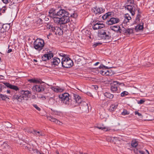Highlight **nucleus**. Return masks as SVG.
<instances>
[{
	"mask_svg": "<svg viewBox=\"0 0 154 154\" xmlns=\"http://www.w3.org/2000/svg\"><path fill=\"white\" fill-rule=\"evenodd\" d=\"M54 55L53 53H48L47 54H45L42 57V61H46L47 60L50 59L53 57Z\"/></svg>",
	"mask_w": 154,
	"mask_h": 154,
	"instance_id": "nucleus-12",
	"label": "nucleus"
},
{
	"mask_svg": "<svg viewBox=\"0 0 154 154\" xmlns=\"http://www.w3.org/2000/svg\"><path fill=\"white\" fill-rule=\"evenodd\" d=\"M47 119L48 120L54 122L56 124L61 125L62 123L60 121L57 120L55 118L51 116H48L47 117Z\"/></svg>",
	"mask_w": 154,
	"mask_h": 154,
	"instance_id": "nucleus-17",
	"label": "nucleus"
},
{
	"mask_svg": "<svg viewBox=\"0 0 154 154\" xmlns=\"http://www.w3.org/2000/svg\"><path fill=\"white\" fill-rule=\"evenodd\" d=\"M55 97H50L49 98L48 103L51 105H53L54 103L55 102V100L54 99Z\"/></svg>",
	"mask_w": 154,
	"mask_h": 154,
	"instance_id": "nucleus-35",
	"label": "nucleus"
},
{
	"mask_svg": "<svg viewBox=\"0 0 154 154\" xmlns=\"http://www.w3.org/2000/svg\"><path fill=\"white\" fill-rule=\"evenodd\" d=\"M111 15L112 13L111 12H108L103 15L102 17V18L103 20H105L107 18L109 17H111Z\"/></svg>",
	"mask_w": 154,
	"mask_h": 154,
	"instance_id": "nucleus-33",
	"label": "nucleus"
},
{
	"mask_svg": "<svg viewBox=\"0 0 154 154\" xmlns=\"http://www.w3.org/2000/svg\"><path fill=\"white\" fill-rule=\"evenodd\" d=\"M74 101L71 100L70 105L72 107H75L79 105L82 101V99L78 94H72Z\"/></svg>",
	"mask_w": 154,
	"mask_h": 154,
	"instance_id": "nucleus-6",
	"label": "nucleus"
},
{
	"mask_svg": "<svg viewBox=\"0 0 154 154\" xmlns=\"http://www.w3.org/2000/svg\"><path fill=\"white\" fill-rule=\"evenodd\" d=\"M33 132L34 133H32V134L38 136H43L44 135V133L42 131H37L35 130H34Z\"/></svg>",
	"mask_w": 154,
	"mask_h": 154,
	"instance_id": "nucleus-29",
	"label": "nucleus"
},
{
	"mask_svg": "<svg viewBox=\"0 0 154 154\" xmlns=\"http://www.w3.org/2000/svg\"><path fill=\"white\" fill-rule=\"evenodd\" d=\"M44 19L45 20V21H48V20H49V19L48 18V17H45L44 18Z\"/></svg>",
	"mask_w": 154,
	"mask_h": 154,
	"instance_id": "nucleus-60",
	"label": "nucleus"
},
{
	"mask_svg": "<svg viewBox=\"0 0 154 154\" xmlns=\"http://www.w3.org/2000/svg\"><path fill=\"white\" fill-rule=\"evenodd\" d=\"M10 28V25L8 23L4 24L2 26V28L5 31L8 30Z\"/></svg>",
	"mask_w": 154,
	"mask_h": 154,
	"instance_id": "nucleus-34",
	"label": "nucleus"
},
{
	"mask_svg": "<svg viewBox=\"0 0 154 154\" xmlns=\"http://www.w3.org/2000/svg\"><path fill=\"white\" fill-rule=\"evenodd\" d=\"M69 13L64 9L60 10L57 13V15L60 16L61 18V21L64 23H66L70 21L69 17Z\"/></svg>",
	"mask_w": 154,
	"mask_h": 154,
	"instance_id": "nucleus-3",
	"label": "nucleus"
},
{
	"mask_svg": "<svg viewBox=\"0 0 154 154\" xmlns=\"http://www.w3.org/2000/svg\"><path fill=\"white\" fill-rule=\"evenodd\" d=\"M60 62L59 58L54 57L51 60V62L52 65H57Z\"/></svg>",
	"mask_w": 154,
	"mask_h": 154,
	"instance_id": "nucleus-18",
	"label": "nucleus"
},
{
	"mask_svg": "<svg viewBox=\"0 0 154 154\" xmlns=\"http://www.w3.org/2000/svg\"><path fill=\"white\" fill-rule=\"evenodd\" d=\"M129 94L128 92L126 91H124L121 94V96L122 97H125Z\"/></svg>",
	"mask_w": 154,
	"mask_h": 154,
	"instance_id": "nucleus-42",
	"label": "nucleus"
},
{
	"mask_svg": "<svg viewBox=\"0 0 154 154\" xmlns=\"http://www.w3.org/2000/svg\"><path fill=\"white\" fill-rule=\"evenodd\" d=\"M9 146V145L5 142H4L3 144L2 145V147L4 148H8Z\"/></svg>",
	"mask_w": 154,
	"mask_h": 154,
	"instance_id": "nucleus-40",
	"label": "nucleus"
},
{
	"mask_svg": "<svg viewBox=\"0 0 154 154\" xmlns=\"http://www.w3.org/2000/svg\"><path fill=\"white\" fill-rule=\"evenodd\" d=\"M10 92H11V91L10 90H7V93H8V94H9L10 93Z\"/></svg>",
	"mask_w": 154,
	"mask_h": 154,
	"instance_id": "nucleus-64",
	"label": "nucleus"
},
{
	"mask_svg": "<svg viewBox=\"0 0 154 154\" xmlns=\"http://www.w3.org/2000/svg\"><path fill=\"white\" fill-rule=\"evenodd\" d=\"M92 10H93L94 12L96 15H99L105 11V9L103 8H99L97 7L94 8Z\"/></svg>",
	"mask_w": 154,
	"mask_h": 154,
	"instance_id": "nucleus-11",
	"label": "nucleus"
},
{
	"mask_svg": "<svg viewBox=\"0 0 154 154\" xmlns=\"http://www.w3.org/2000/svg\"><path fill=\"white\" fill-rule=\"evenodd\" d=\"M45 88V85L40 84L34 85L32 89L34 91L37 92H42L44 91Z\"/></svg>",
	"mask_w": 154,
	"mask_h": 154,
	"instance_id": "nucleus-8",
	"label": "nucleus"
},
{
	"mask_svg": "<svg viewBox=\"0 0 154 154\" xmlns=\"http://www.w3.org/2000/svg\"><path fill=\"white\" fill-rule=\"evenodd\" d=\"M57 13L54 9L51 8L49 11L48 15L50 17L53 18L54 17L57 16Z\"/></svg>",
	"mask_w": 154,
	"mask_h": 154,
	"instance_id": "nucleus-21",
	"label": "nucleus"
},
{
	"mask_svg": "<svg viewBox=\"0 0 154 154\" xmlns=\"http://www.w3.org/2000/svg\"><path fill=\"white\" fill-rule=\"evenodd\" d=\"M4 84L6 86V88H9L10 89L15 90L16 91L19 90V88L17 86L12 85L9 83L5 82Z\"/></svg>",
	"mask_w": 154,
	"mask_h": 154,
	"instance_id": "nucleus-16",
	"label": "nucleus"
},
{
	"mask_svg": "<svg viewBox=\"0 0 154 154\" xmlns=\"http://www.w3.org/2000/svg\"><path fill=\"white\" fill-rule=\"evenodd\" d=\"M39 97V98H44L45 99H46V98H45V96H42H42L41 97L39 96V97Z\"/></svg>",
	"mask_w": 154,
	"mask_h": 154,
	"instance_id": "nucleus-58",
	"label": "nucleus"
},
{
	"mask_svg": "<svg viewBox=\"0 0 154 154\" xmlns=\"http://www.w3.org/2000/svg\"><path fill=\"white\" fill-rule=\"evenodd\" d=\"M87 94L89 96H92V94L90 92H87Z\"/></svg>",
	"mask_w": 154,
	"mask_h": 154,
	"instance_id": "nucleus-56",
	"label": "nucleus"
},
{
	"mask_svg": "<svg viewBox=\"0 0 154 154\" xmlns=\"http://www.w3.org/2000/svg\"><path fill=\"white\" fill-rule=\"evenodd\" d=\"M100 72L102 75H105V74H106V72L103 70L100 71Z\"/></svg>",
	"mask_w": 154,
	"mask_h": 154,
	"instance_id": "nucleus-52",
	"label": "nucleus"
},
{
	"mask_svg": "<svg viewBox=\"0 0 154 154\" xmlns=\"http://www.w3.org/2000/svg\"><path fill=\"white\" fill-rule=\"evenodd\" d=\"M138 145V141L136 140H133L131 143V146L133 147H136Z\"/></svg>",
	"mask_w": 154,
	"mask_h": 154,
	"instance_id": "nucleus-36",
	"label": "nucleus"
},
{
	"mask_svg": "<svg viewBox=\"0 0 154 154\" xmlns=\"http://www.w3.org/2000/svg\"><path fill=\"white\" fill-rule=\"evenodd\" d=\"M108 34H107L106 31L101 29L99 30L98 34L99 35H102V38L104 40H109L111 38V36L109 35V32H108Z\"/></svg>",
	"mask_w": 154,
	"mask_h": 154,
	"instance_id": "nucleus-9",
	"label": "nucleus"
},
{
	"mask_svg": "<svg viewBox=\"0 0 154 154\" xmlns=\"http://www.w3.org/2000/svg\"><path fill=\"white\" fill-rule=\"evenodd\" d=\"M143 23L142 22L137 25L135 28V30L136 32L143 30Z\"/></svg>",
	"mask_w": 154,
	"mask_h": 154,
	"instance_id": "nucleus-26",
	"label": "nucleus"
},
{
	"mask_svg": "<svg viewBox=\"0 0 154 154\" xmlns=\"http://www.w3.org/2000/svg\"><path fill=\"white\" fill-rule=\"evenodd\" d=\"M100 22L95 24L93 26L92 28L94 30L101 29L105 27V25L103 23H100Z\"/></svg>",
	"mask_w": 154,
	"mask_h": 154,
	"instance_id": "nucleus-13",
	"label": "nucleus"
},
{
	"mask_svg": "<svg viewBox=\"0 0 154 154\" xmlns=\"http://www.w3.org/2000/svg\"><path fill=\"white\" fill-rule=\"evenodd\" d=\"M33 106L36 108L38 111H40L41 110L40 108L36 104H33Z\"/></svg>",
	"mask_w": 154,
	"mask_h": 154,
	"instance_id": "nucleus-50",
	"label": "nucleus"
},
{
	"mask_svg": "<svg viewBox=\"0 0 154 154\" xmlns=\"http://www.w3.org/2000/svg\"><path fill=\"white\" fill-rule=\"evenodd\" d=\"M131 17L130 15L127 14H125L124 15V19L123 21L124 23H128L129 22V20H131Z\"/></svg>",
	"mask_w": 154,
	"mask_h": 154,
	"instance_id": "nucleus-25",
	"label": "nucleus"
},
{
	"mask_svg": "<svg viewBox=\"0 0 154 154\" xmlns=\"http://www.w3.org/2000/svg\"><path fill=\"white\" fill-rule=\"evenodd\" d=\"M51 88L53 91L56 92H62L64 90V88H60L58 86H56L55 87H52Z\"/></svg>",
	"mask_w": 154,
	"mask_h": 154,
	"instance_id": "nucleus-24",
	"label": "nucleus"
},
{
	"mask_svg": "<svg viewBox=\"0 0 154 154\" xmlns=\"http://www.w3.org/2000/svg\"><path fill=\"white\" fill-rule=\"evenodd\" d=\"M59 98L66 105H69L71 103V97L68 93H64L59 96Z\"/></svg>",
	"mask_w": 154,
	"mask_h": 154,
	"instance_id": "nucleus-7",
	"label": "nucleus"
},
{
	"mask_svg": "<svg viewBox=\"0 0 154 154\" xmlns=\"http://www.w3.org/2000/svg\"><path fill=\"white\" fill-rule=\"evenodd\" d=\"M117 105L112 104L110 106V108L109 109V112H112L115 110L117 108Z\"/></svg>",
	"mask_w": 154,
	"mask_h": 154,
	"instance_id": "nucleus-31",
	"label": "nucleus"
},
{
	"mask_svg": "<svg viewBox=\"0 0 154 154\" xmlns=\"http://www.w3.org/2000/svg\"><path fill=\"white\" fill-rule=\"evenodd\" d=\"M80 104V108L82 109L86 110L88 109V104L85 101H82Z\"/></svg>",
	"mask_w": 154,
	"mask_h": 154,
	"instance_id": "nucleus-23",
	"label": "nucleus"
},
{
	"mask_svg": "<svg viewBox=\"0 0 154 154\" xmlns=\"http://www.w3.org/2000/svg\"><path fill=\"white\" fill-rule=\"evenodd\" d=\"M28 81L31 83H41V80L35 79H29Z\"/></svg>",
	"mask_w": 154,
	"mask_h": 154,
	"instance_id": "nucleus-28",
	"label": "nucleus"
},
{
	"mask_svg": "<svg viewBox=\"0 0 154 154\" xmlns=\"http://www.w3.org/2000/svg\"><path fill=\"white\" fill-rule=\"evenodd\" d=\"M6 88V86L4 85H2L0 84V92H5V91H4V90L5 88Z\"/></svg>",
	"mask_w": 154,
	"mask_h": 154,
	"instance_id": "nucleus-39",
	"label": "nucleus"
},
{
	"mask_svg": "<svg viewBox=\"0 0 154 154\" xmlns=\"http://www.w3.org/2000/svg\"><path fill=\"white\" fill-rule=\"evenodd\" d=\"M34 48L38 51H41L45 45L44 41L40 38H37L33 43Z\"/></svg>",
	"mask_w": 154,
	"mask_h": 154,
	"instance_id": "nucleus-5",
	"label": "nucleus"
},
{
	"mask_svg": "<svg viewBox=\"0 0 154 154\" xmlns=\"http://www.w3.org/2000/svg\"><path fill=\"white\" fill-rule=\"evenodd\" d=\"M119 19L118 18L112 17L109 20L107 21L106 23L111 25L118 23L119 22Z\"/></svg>",
	"mask_w": 154,
	"mask_h": 154,
	"instance_id": "nucleus-10",
	"label": "nucleus"
},
{
	"mask_svg": "<svg viewBox=\"0 0 154 154\" xmlns=\"http://www.w3.org/2000/svg\"><path fill=\"white\" fill-rule=\"evenodd\" d=\"M52 18L54 22L55 23L57 24L59 23L60 24H64L65 23H63V22L61 21V18H59L54 16Z\"/></svg>",
	"mask_w": 154,
	"mask_h": 154,
	"instance_id": "nucleus-22",
	"label": "nucleus"
},
{
	"mask_svg": "<svg viewBox=\"0 0 154 154\" xmlns=\"http://www.w3.org/2000/svg\"><path fill=\"white\" fill-rule=\"evenodd\" d=\"M96 128L99 129H101L104 131H107L108 130V129L106 128L103 125H102V126H98L96 127Z\"/></svg>",
	"mask_w": 154,
	"mask_h": 154,
	"instance_id": "nucleus-37",
	"label": "nucleus"
},
{
	"mask_svg": "<svg viewBox=\"0 0 154 154\" xmlns=\"http://www.w3.org/2000/svg\"><path fill=\"white\" fill-rule=\"evenodd\" d=\"M62 66L65 68H69L73 65L72 61L69 57H63L61 60Z\"/></svg>",
	"mask_w": 154,
	"mask_h": 154,
	"instance_id": "nucleus-4",
	"label": "nucleus"
},
{
	"mask_svg": "<svg viewBox=\"0 0 154 154\" xmlns=\"http://www.w3.org/2000/svg\"><path fill=\"white\" fill-rule=\"evenodd\" d=\"M134 30V28H128L127 29H125L124 28L123 29L122 32L126 33L127 35H130L131 34L133 33Z\"/></svg>",
	"mask_w": 154,
	"mask_h": 154,
	"instance_id": "nucleus-20",
	"label": "nucleus"
},
{
	"mask_svg": "<svg viewBox=\"0 0 154 154\" xmlns=\"http://www.w3.org/2000/svg\"><path fill=\"white\" fill-rule=\"evenodd\" d=\"M135 115H137L139 116H142V115L141 113L139 112L138 111H135Z\"/></svg>",
	"mask_w": 154,
	"mask_h": 154,
	"instance_id": "nucleus-54",
	"label": "nucleus"
},
{
	"mask_svg": "<svg viewBox=\"0 0 154 154\" xmlns=\"http://www.w3.org/2000/svg\"><path fill=\"white\" fill-rule=\"evenodd\" d=\"M37 23L40 24H42L43 23V20L41 18H39L37 20Z\"/></svg>",
	"mask_w": 154,
	"mask_h": 154,
	"instance_id": "nucleus-48",
	"label": "nucleus"
},
{
	"mask_svg": "<svg viewBox=\"0 0 154 154\" xmlns=\"http://www.w3.org/2000/svg\"><path fill=\"white\" fill-rule=\"evenodd\" d=\"M105 67V66H104L103 65H101L99 67V68L100 69H103L104 67Z\"/></svg>",
	"mask_w": 154,
	"mask_h": 154,
	"instance_id": "nucleus-55",
	"label": "nucleus"
},
{
	"mask_svg": "<svg viewBox=\"0 0 154 154\" xmlns=\"http://www.w3.org/2000/svg\"><path fill=\"white\" fill-rule=\"evenodd\" d=\"M111 29L117 32L120 33L122 32L123 29H121L119 26H113L110 27Z\"/></svg>",
	"mask_w": 154,
	"mask_h": 154,
	"instance_id": "nucleus-15",
	"label": "nucleus"
},
{
	"mask_svg": "<svg viewBox=\"0 0 154 154\" xmlns=\"http://www.w3.org/2000/svg\"><path fill=\"white\" fill-rule=\"evenodd\" d=\"M32 154H41V152L37 149H32Z\"/></svg>",
	"mask_w": 154,
	"mask_h": 154,
	"instance_id": "nucleus-38",
	"label": "nucleus"
},
{
	"mask_svg": "<svg viewBox=\"0 0 154 154\" xmlns=\"http://www.w3.org/2000/svg\"><path fill=\"white\" fill-rule=\"evenodd\" d=\"M101 44V43H100L95 42L94 43V44H93V45L92 46L93 48H95L97 46H98Z\"/></svg>",
	"mask_w": 154,
	"mask_h": 154,
	"instance_id": "nucleus-49",
	"label": "nucleus"
},
{
	"mask_svg": "<svg viewBox=\"0 0 154 154\" xmlns=\"http://www.w3.org/2000/svg\"><path fill=\"white\" fill-rule=\"evenodd\" d=\"M52 34L51 33H49V34L48 35H47V38H48V39H50V35H51Z\"/></svg>",
	"mask_w": 154,
	"mask_h": 154,
	"instance_id": "nucleus-59",
	"label": "nucleus"
},
{
	"mask_svg": "<svg viewBox=\"0 0 154 154\" xmlns=\"http://www.w3.org/2000/svg\"><path fill=\"white\" fill-rule=\"evenodd\" d=\"M99 63V62H96V63H95L94 64V65L95 66H97V65Z\"/></svg>",
	"mask_w": 154,
	"mask_h": 154,
	"instance_id": "nucleus-63",
	"label": "nucleus"
},
{
	"mask_svg": "<svg viewBox=\"0 0 154 154\" xmlns=\"http://www.w3.org/2000/svg\"><path fill=\"white\" fill-rule=\"evenodd\" d=\"M104 95L106 97L109 99H112L114 97V95L112 94L107 92L104 93Z\"/></svg>",
	"mask_w": 154,
	"mask_h": 154,
	"instance_id": "nucleus-32",
	"label": "nucleus"
},
{
	"mask_svg": "<svg viewBox=\"0 0 154 154\" xmlns=\"http://www.w3.org/2000/svg\"><path fill=\"white\" fill-rule=\"evenodd\" d=\"M54 29L53 32H55L56 34L61 35L63 34V31L59 27L56 26L55 27Z\"/></svg>",
	"mask_w": 154,
	"mask_h": 154,
	"instance_id": "nucleus-19",
	"label": "nucleus"
},
{
	"mask_svg": "<svg viewBox=\"0 0 154 154\" xmlns=\"http://www.w3.org/2000/svg\"><path fill=\"white\" fill-rule=\"evenodd\" d=\"M31 93V91H29L20 90L13 95L12 100L13 101L16 100L17 102H21L25 98L28 97L29 94Z\"/></svg>",
	"mask_w": 154,
	"mask_h": 154,
	"instance_id": "nucleus-1",
	"label": "nucleus"
},
{
	"mask_svg": "<svg viewBox=\"0 0 154 154\" xmlns=\"http://www.w3.org/2000/svg\"><path fill=\"white\" fill-rule=\"evenodd\" d=\"M77 16V14H75L74 13L70 15V17H73L74 18L76 17Z\"/></svg>",
	"mask_w": 154,
	"mask_h": 154,
	"instance_id": "nucleus-51",
	"label": "nucleus"
},
{
	"mask_svg": "<svg viewBox=\"0 0 154 154\" xmlns=\"http://www.w3.org/2000/svg\"><path fill=\"white\" fill-rule=\"evenodd\" d=\"M117 83H118L117 82H113L111 84L110 90L112 92H116L118 90V86L117 85Z\"/></svg>",
	"mask_w": 154,
	"mask_h": 154,
	"instance_id": "nucleus-14",
	"label": "nucleus"
},
{
	"mask_svg": "<svg viewBox=\"0 0 154 154\" xmlns=\"http://www.w3.org/2000/svg\"><path fill=\"white\" fill-rule=\"evenodd\" d=\"M113 82H117L118 83H117V85H121V86H124V84L123 83H120V82H118V81H114Z\"/></svg>",
	"mask_w": 154,
	"mask_h": 154,
	"instance_id": "nucleus-53",
	"label": "nucleus"
},
{
	"mask_svg": "<svg viewBox=\"0 0 154 154\" xmlns=\"http://www.w3.org/2000/svg\"><path fill=\"white\" fill-rule=\"evenodd\" d=\"M125 8L126 10L129 11L132 15H134L135 14V11L137 10L138 14L136 17V20L137 22L140 21L142 12L139 8H136L134 5L130 4H127L125 6Z\"/></svg>",
	"mask_w": 154,
	"mask_h": 154,
	"instance_id": "nucleus-2",
	"label": "nucleus"
},
{
	"mask_svg": "<svg viewBox=\"0 0 154 154\" xmlns=\"http://www.w3.org/2000/svg\"><path fill=\"white\" fill-rule=\"evenodd\" d=\"M2 1L5 4H7L11 1V0H2Z\"/></svg>",
	"mask_w": 154,
	"mask_h": 154,
	"instance_id": "nucleus-46",
	"label": "nucleus"
},
{
	"mask_svg": "<svg viewBox=\"0 0 154 154\" xmlns=\"http://www.w3.org/2000/svg\"><path fill=\"white\" fill-rule=\"evenodd\" d=\"M134 0H128L127 1V4H130L131 5H134Z\"/></svg>",
	"mask_w": 154,
	"mask_h": 154,
	"instance_id": "nucleus-45",
	"label": "nucleus"
},
{
	"mask_svg": "<svg viewBox=\"0 0 154 154\" xmlns=\"http://www.w3.org/2000/svg\"><path fill=\"white\" fill-rule=\"evenodd\" d=\"M134 151L136 154H149L148 151L146 149L145 152H144L142 150H138L137 149H135Z\"/></svg>",
	"mask_w": 154,
	"mask_h": 154,
	"instance_id": "nucleus-27",
	"label": "nucleus"
},
{
	"mask_svg": "<svg viewBox=\"0 0 154 154\" xmlns=\"http://www.w3.org/2000/svg\"><path fill=\"white\" fill-rule=\"evenodd\" d=\"M12 51V49H10L8 50L7 51V53H9L11 52Z\"/></svg>",
	"mask_w": 154,
	"mask_h": 154,
	"instance_id": "nucleus-57",
	"label": "nucleus"
},
{
	"mask_svg": "<svg viewBox=\"0 0 154 154\" xmlns=\"http://www.w3.org/2000/svg\"><path fill=\"white\" fill-rule=\"evenodd\" d=\"M1 98L2 100H5L6 99H9V98L7 96L5 95H4L2 94H0V99Z\"/></svg>",
	"mask_w": 154,
	"mask_h": 154,
	"instance_id": "nucleus-41",
	"label": "nucleus"
},
{
	"mask_svg": "<svg viewBox=\"0 0 154 154\" xmlns=\"http://www.w3.org/2000/svg\"><path fill=\"white\" fill-rule=\"evenodd\" d=\"M24 130L25 132H27L28 133H34V132H32V131L29 128H24Z\"/></svg>",
	"mask_w": 154,
	"mask_h": 154,
	"instance_id": "nucleus-43",
	"label": "nucleus"
},
{
	"mask_svg": "<svg viewBox=\"0 0 154 154\" xmlns=\"http://www.w3.org/2000/svg\"><path fill=\"white\" fill-rule=\"evenodd\" d=\"M32 99H36V97L35 95H33L32 97Z\"/></svg>",
	"mask_w": 154,
	"mask_h": 154,
	"instance_id": "nucleus-61",
	"label": "nucleus"
},
{
	"mask_svg": "<svg viewBox=\"0 0 154 154\" xmlns=\"http://www.w3.org/2000/svg\"><path fill=\"white\" fill-rule=\"evenodd\" d=\"M55 27V26H54L53 25L50 23H48L46 25V27L47 29H50V30L52 32H53L54 29V28Z\"/></svg>",
	"mask_w": 154,
	"mask_h": 154,
	"instance_id": "nucleus-30",
	"label": "nucleus"
},
{
	"mask_svg": "<svg viewBox=\"0 0 154 154\" xmlns=\"http://www.w3.org/2000/svg\"><path fill=\"white\" fill-rule=\"evenodd\" d=\"M106 74H105V75H109V72H106Z\"/></svg>",
	"mask_w": 154,
	"mask_h": 154,
	"instance_id": "nucleus-62",
	"label": "nucleus"
},
{
	"mask_svg": "<svg viewBox=\"0 0 154 154\" xmlns=\"http://www.w3.org/2000/svg\"><path fill=\"white\" fill-rule=\"evenodd\" d=\"M145 101V100L143 99H141L139 101H138L137 103L139 104H143Z\"/></svg>",
	"mask_w": 154,
	"mask_h": 154,
	"instance_id": "nucleus-47",
	"label": "nucleus"
},
{
	"mask_svg": "<svg viewBox=\"0 0 154 154\" xmlns=\"http://www.w3.org/2000/svg\"><path fill=\"white\" fill-rule=\"evenodd\" d=\"M129 114V112L125 109H124L123 112H122V115H127Z\"/></svg>",
	"mask_w": 154,
	"mask_h": 154,
	"instance_id": "nucleus-44",
	"label": "nucleus"
}]
</instances>
